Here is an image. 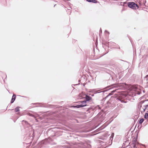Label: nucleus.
<instances>
[{"mask_svg":"<svg viewBox=\"0 0 148 148\" xmlns=\"http://www.w3.org/2000/svg\"><path fill=\"white\" fill-rule=\"evenodd\" d=\"M79 104L76 106H74V107L77 108H79L81 107L88 106L87 103L84 100L83 101H79L78 102Z\"/></svg>","mask_w":148,"mask_h":148,"instance_id":"f257e3e1","label":"nucleus"},{"mask_svg":"<svg viewBox=\"0 0 148 148\" xmlns=\"http://www.w3.org/2000/svg\"><path fill=\"white\" fill-rule=\"evenodd\" d=\"M84 96H85L84 98L85 99L84 101L86 102V103H87L88 105L89 103H91L92 102V97L86 95H84Z\"/></svg>","mask_w":148,"mask_h":148,"instance_id":"f03ea898","label":"nucleus"},{"mask_svg":"<svg viewBox=\"0 0 148 148\" xmlns=\"http://www.w3.org/2000/svg\"><path fill=\"white\" fill-rule=\"evenodd\" d=\"M127 5L128 7L133 9L136 8V7H138V5L133 2H129L128 3Z\"/></svg>","mask_w":148,"mask_h":148,"instance_id":"7ed1b4c3","label":"nucleus"},{"mask_svg":"<svg viewBox=\"0 0 148 148\" xmlns=\"http://www.w3.org/2000/svg\"><path fill=\"white\" fill-rule=\"evenodd\" d=\"M84 93L82 92V93H80L79 95V98L81 99L85 98V96H84Z\"/></svg>","mask_w":148,"mask_h":148,"instance_id":"20e7f679","label":"nucleus"},{"mask_svg":"<svg viewBox=\"0 0 148 148\" xmlns=\"http://www.w3.org/2000/svg\"><path fill=\"white\" fill-rule=\"evenodd\" d=\"M15 99H16V96H15V94H14L12 96L11 100V103H13L14 101H15Z\"/></svg>","mask_w":148,"mask_h":148,"instance_id":"39448f33","label":"nucleus"},{"mask_svg":"<svg viewBox=\"0 0 148 148\" xmlns=\"http://www.w3.org/2000/svg\"><path fill=\"white\" fill-rule=\"evenodd\" d=\"M87 1L89 2H92L94 3H96L97 1L96 0H86Z\"/></svg>","mask_w":148,"mask_h":148,"instance_id":"423d86ee","label":"nucleus"},{"mask_svg":"<svg viewBox=\"0 0 148 148\" xmlns=\"http://www.w3.org/2000/svg\"><path fill=\"white\" fill-rule=\"evenodd\" d=\"M97 109H100V107H99V106H96L95 107H94L93 108H90V109H89L92 110H95V109L96 110Z\"/></svg>","mask_w":148,"mask_h":148,"instance_id":"0eeeda50","label":"nucleus"},{"mask_svg":"<svg viewBox=\"0 0 148 148\" xmlns=\"http://www.w3.org/2000/svg\"><path fill=\"white\" fill-rule=\"evenodd\" d=\"M114 133H113L112 134L110 137V140H111V141H112V140H113V136H114Z\"/></svg>","mask_w":148,"mask_h":148,"instance_id":"6e6552de","label":"nucleus"},{"mask_svg":"<svg viewBox=\"0 0 148 148\" xmlns=\"http://www.w3.org/2000/svg\"><path fill=\"white\" fill-rule=\"evenodd\" d=\"M20 107H16L15 109V112H17L19 111V108Z\"/></svg>","mask_w":148,"mask_h":148,"instance_id":"1a4fd4ad","label":"nucleus"},{"mask_svg":"<svg viewBox=\"0 0 148 148\" xmlns=\"http://www.w3.org/2000/svg\"><path fill=\"white\" fill-rule=\"evenodd\" d=\"M117 99L118 100H119L122 103H126V102H125L123 100H122V99H121L120 98H117Z\"/></svg>","mask_w":148,"mask_h":148,"instance_id":"9d476101","label":"nucleus"},{"mask_svg":"<svg viewBox=\"0 0 148 148\" xmlns=\"http://www.w3.org/2000/svg\"><path fill=\"white\" fill-rule=\"evenodd\" d=\"M144 119H141L139 121V123L140 124H142L143 121H144Z\"/></svg>","mask_w":148,"mask_h":148,"instance_id":"9b49d317","label":"nucleus"},{"mask_svg":"<svg viewBox=\"0 0 148 148\" xmlns=\"http://www.w3.org/2000/svg\"><path fill=\"white\" fill-rule=\"evenodd\" d=\"M115 91H116V90H113L109 94V95H112L113 93H114Z\"/></svg>","mask_w":148,"mask_h":148,"instance_id":"f8f14e48","label":"nucleus"},{"mask_svg":"<svg viewBox=\"0 0 148 148\" xmlns=\"http://www.w3.org/2000/svg\"><path fill=\"white\" fill-rule=\"evenodd\" d=\"M144 117L145 118L147 119L148 117V113H146Z\"/></svg>","mask_w":148,"mask_h":148,"instance_id":"ddd939ff","label":"nucleus"},{"mask_svg":"<svg viewBox=\"0 0 148 148\" xmlns=\"http://www.w3.org/2000/svg\"><path fill=\"white\" fill-rule=\"evenodd\" d=\"M67 12L68 13H69V14H70L71 13V10L70 9H68L67 10Z\"/></svg>","mask_w":148,"mask_h":148,"instance_id":"4468645a","label":"nucleus"},{"mask_svg":"<svg viewBox=\"0 0 148 148\" xmlns=\"http://www.w3.org/2000/svg\"><path fill=\"white\" fill-rule=\"evenodd\" d=\"M133 146L135 148H136L137 147L136 146V145H134V144H133Z\"/></svg>","mask_w":148,"mask_h":148,"instance_id":"2eb2a0df","label":"nucleus"},{"mask_svg":"<svg viewBox=\"0 0 148 148\" xmlns=\"http://www.w3.org/2000/svg\"><path fill=\"white\" fill-rule=\"evenodd\" d=\"M24 121H25V122L26 124L27 123H28L26 121H24V120H23L22 121V122H24Z\"/></svg>","mask_w":148,"mask_h":148,"instance_id":"dca6fc26","label":"nucleus"},{"mask_svg":"<svg viewBox=\"0 0 148 148\" xmlns=\"http://www.w3.org/2000/svg\"><path fill=\"white\" fill-rule=\"evenodd\" d=\"M148 103V102H145L144 103H145V104H147V103Z\"/></svg>","mask_w":148,"mask_h":148,"instance_id":"f3484780","label":"nucleus"},{"mask_svg":"<svg viewBox=\"0 0 148 148\" xmlns=\"http://www.w3.org/2000/svg\"><path fill=\"white\" fill-rule=\"evenodd\" d=\"M100 32H102V31H101V29H100Z\"/></svg>","mask_w":148,"mask_h":148,"instance_id":"a211bd4d","label":"nucleus"},{"mask_svg":"<svg viewBox=\"0 0 148 148\" xmlns=\"http://www.w3.org/2000/svg\"><path fill=\"white\" fill-rule=\"evenodd\" d=\"M56 5V4H55V5H54V7H55V6Z\"/></svg>","mask_w":148,"mask_h":148,"instance_id":"6ab92c4d","label":"nucleus"},{"mask_svg":"<svg viewBox=\"0 0 148 148\" xmlns=\"http://www.w3.org/2000/svg\"><path fill=\"white\" fill-rule=\"evenodd\" d=\"M141 112L142 113V112H143V111H142H142H141Z\"/></svg>","mask_w":148,"mask_h":148,"instance_id":"aec40b11","label":"nucleus"},{"mask_svg":"<svg viewBox=\"0 0 148 148\" xmlns=\"http://www.w3.org/2000/svg\"><path fill=\"white\" fill-rule=\"evenodd\" d=\"M141 107H142V106H141H141H140V107L141 108Z\"/></svg>","mask_w":148,"mask_h":148,"instance_id":"412c9836","label":"nucleus"}]
</instances>
